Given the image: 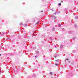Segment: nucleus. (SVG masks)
<instances>
[{"instance_id":"412c9836","label":"nucleus","mask_w":78,"mask_h":78,"mask_svg":"<svg viewBox=\"0 0 78 78\" xmlns=\"http://www.w3.org/2000/svg\"><path fill=\"white\" fill-rule=\"evenodd\" d=\"M1 72H0V74H1Z\"/></svg>"},{"instance_id":"4468645a","label":"nucleus","mask_w":78,"mask_h":78,"mask_svg":"<svg viewBox=\"0 0 78 78\" xmlns=\"http://www.w3.org/2000/svg\"><path fill=\"white\" fill-rule=\"evenodd\" d=\"M66 60L67 61H68V60H69V59H66Z\"/></svg>"},{"instance_id":"f257e3e1","label":"nucleus","mask_w":78,"mask_h":78,"mask_svg":"<svg viewBox=\"0 0 78 78\" xmlns=\"http://www.w3.org/2000/svg\"><path fill=\"white\" fill-rule=\"evenodd\" d=\"M61 24H59L58 25V27H61Z\"/></svg>"},{"instance_id":"20e7f679","label":"nucleus","mask_w":78,"mask_h":78,"mask_svg":"<svg viewBox=\"0 0 78 78\" xmlns=\"http://www.w3.org/2000/svg\"><path fill=\"white\" fill-rule=\"evenodd\" d=\"M50 74L51 75H53L52 73L51 72H50Z\"/></svg>"},{"instance_id":"7ed1b4c3","label":"nucleus","mask_w":78,"mask_h":78,"mask_svg":"<svg viewBox=\"0 0 78 78\" xmlns=\"http://www.w3.org/2000/svg\"><path fill=\"white\" fill-rule=\"evenodd\" d=\"M60 48H63V45H61L60 46Z\"/></svg>"},{"instance_id":"b1692460","label":"nucleus","mask_w":78,"mask_h":78,"mask_svg":"<svg viewBox=\"0 0 78 78\" xmlns=\"http://www.w3.org/2000/svg\"><path fill=\"white\" fill-rule=\"evenodd\" d=\"M52 11H53L54 10H52Z\"/></svg>"},{"instance_id":"0eeeda50","label":"nucleus","mask_w":78,"mask_h":78,"mask_svg":"<svg viewBox=\"0 0 78 78\" xmlns=\"http://www.w3.org/2000/svg\"><path fill=\"white\" fill-rule=\"evenodd\" d=\"M61 5V3H60L58 4V6H60V5Z\"/></svg>"},{"instance_id":"aec40b11","label":"nucleus","mask_w":78,"mask_h":78,"mask_svg":"<svg viewBox=\"0 0 78 78\" xmlns=\"http://www.w3.org/2000/svg\"><path fill=\"white\" fill-rule=\"evenodd\" d=\"M55 61H56H56H57V60H56Z\"/></svg>"},{"instance_id":"6e6552de","label":"nucleus","mask_w":78,"mask_h":78,"mask_svg":"<svg viewBox=\"0 0 78 78\" xmlns=\"http://www.w3.org/2000/svg\"><path fill=\"white\" fill-rule=\"evenodd\" d=\"M39 23V22H37V23H36V25H37L38 23Z\"/></svg>"},{"instance_id":"f8f14e48","label":"nucleus","mask_w":78,"mask_h":78,"mask_svg":"<svg viewBox=\"0 0 78 78\" xmlns=\"http://www.w3.org/2000/svg\"><path fill=\"white\" fill-rule=\"evenodd\" d=\"M73 39H75V37H74L73 38Z\"/></svg>"},{"instance_id":"f03ea898","label":"nucleus","mask_w":78,"mask_h":78,"mask_svg":"<svg viewBox=\"0 0 78 78\" xmlns=\"http://www.w3.org/2000/svg\"><path fill=\"white\" fill-rule=\"evenodd\" d=\"M78 16H76V17H75V19H78Z\"/></svg>"},{"instance_id":"5701e85b","label":"nucleus","mask_w":78,"mask_h":78,"mask_svg":"<svg viewBox=\"0 0 78 78\" xmlns=\"http://www.w3.org/2000/svg\"><path fill=\"white\" fill-rule=\"evenodd\" d=\"M1 54H0V56H1Z\"/></svg>"},{"instance_id":"ddd939ff","label":"nucleus","mask_w":78,"mask_h":78,"mask_svg":"<svg viewBox=\"0 0 78 78\" xmlns=\"http://www.w3.org/2000/svg\"><path fill=\"white\" fill-rule=\"evenodd\" d=\"M62 31H64V29H62Z\"/></svg>"},{"instance_id":"4be33fe9","label":"nucleus","mask_w":78,"mask_h":78,"mask_svg":"<svg viewBox=\"0 0 78 78\" xmlns=\"http://www.w3.org/2000/svg\"><path fill=\"white\" fill-rule=\"evenodd\" d=\"M55 48H56V46H55Z\"/></svg>"},{"instance_id":"2eb2a0df","label":"nucleus","mask_w":78,"mask_h":78,"mask_svg":"<svg viewBox=\"0 0 78 78\" xmlns=\"http://www.w3.org/2000/svg\"><path fill=\"white\" fill-rule=\"evenodd\" d=\"M57 61L59 62V59H58Z\"/></svg>"},{"instance_id":"a211bd4d","label":"nucleus","mask_w":78,"mask_h":78,"mask_svg":"<svg viewBox=\"0 0 78 78\" xmlns=\"http://www.w3.org/2000/svg\"><path fill=\"white\" fill-rule=\"evenodd\" d=\"M68 62H69V63H70V61H68Z\"/></svg>"},{"instance_id":"dca6fc26","label":"nucleus","mask_w":78,"mask_h":78,"mask_svg":"<svg viewBox=\"0 0 78 78\" xmlns=\"http://www.w3.org/2000/svg\"><path fill=\"white\" fill-rule=\"evenodd\" d=\"M35 58H36L37 57V56H35Z\"/></svg>"},{"instance_id":"9b49d317","label":"nucleus","mask_w":78,"mask_h":78,"mask_svg":"<svg viewBox=\"0 0 78 78\" xmlns=\"http://www.w3.org/2000/svg\"><path fill=\"white\" fill-rule=\"evenodd\" d=\"M20 25L22 26V23H21L20 24Z\"/></svg>"},{"instance_id":"9d476101","label":"nucleus","mask_w":78,"mask_h":78,"mask_svg":"<svg viewBox=\"0 0 78 78\" xmlns=\"http://www.w3.org/2000/svg\"><path fill=\"white\" fill-rule=\"evenodd\" d=\"M55 66H58V65L57 64H55Z\"/></svg>"},{"instance_id":"f3484780","label":"nucleus","mask_w":78,"mask_h":78,"mask_svg":"<svg viewBox=\"0 0 78 78\" xmlns=\"http://www.w3.org/2000/svg\"><path fill=\"white\" fill-rule=\"evenodd\" d=\"M55 58H56V56H55Z\"/></svg>"},{"instance_id":"39448f33","label":"nucleus","mask_w":78,"mask_h":78,"mask_svg":"<svg viewBox=\"0 0 78 78\" xmlns=\"http://www.w3.org/2000/svg\"><path fill=\"white\" fill-rule=\"evenodd\" d=\"M55 30V27H54V28H52V30L53 31H54Z\"/></svg>"},{"instance_id":"1a4fd4ad","label":"nucleus","mask_w":78,"mask_h":78,"mask_svg":"<svg viewBox=\"0 0 78 78\" xmlns=\"http://www.w3.org/2000/svg\"><path fill=\"white\" fill-rule=\"evenodd\" d=\"M34 48V50H35V49H36V47H34V48Z\"/></svg>"},{"instance_id":"6ab92c4d","label":"nucleus","mask_w":78,"mask_h":78,"mask_svg":"<svg viewBox=\"0 0 78 78\" xmlns=\"http://www.w3.org/2000/svg\"><path fill=\"white\" fill-rule=\"evenodd\" d=\"M41 12H43V11H41Z\"/></svg>"},{"instance_id":"423d86ee","label":"nucleus","mask_w":78,"mask_h":78,"mask_svg":"<svg viewBox=\"0 0 78 78\" xmlns=\"http://www.w3.org/2000/svg\"><path fill=\"white\" fill-rule=\"evenodd\" d=\"M27 25H28V24H25L24 27H27Z\"/></svg>"}]
</instances>
